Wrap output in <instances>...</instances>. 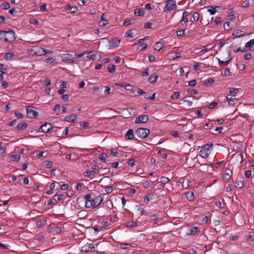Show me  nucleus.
<instances>
[{
  "mask_svg": "<svg viewBox=\"0 0 254 254\" xmlns=\"http://www.w3.org/2000/svg\"><path fill=\"white\" fill-rule=\"evenodd\" d=\"M231 175L229 173H225L223 177V179L224 181L227 182L231 179Z\"/></svg>",
  "mask_w": 254,
  "mask_h": 254,
  "instance_id": "obj_39",
  "label": "nucleus"
},
{
  "mask_svg": "<svg viewBox=\"0 0 254 254\" xmlns=\"http://www.w3.org/2000/svg\"><path fill=\"white\" fill-rule=\"evenodd\" d=\"M86 54V52H83L80 54H75L74 57V59H77L80 57H83L85 54Z\"/></svg>",
  "mask_w": 254,
  "mask_h": 254,
  "instance_id": "obj_58",
  "label": "nucleus"
},
{
  "mask_svg": "<svg viewBox=\"0 0 254 254\" xmlns=\"http://www.w3.org/2000/svg\"><path fill=\"white\" fill-rule=\"evenodd\" d=\"M52 166L53 163L51 161H48L45 162L44 167L46 168L50 169L52 167Z\"/></svg>",
  "mask_w": 254,
  "mask_h": 254,
  "instance_id": "obj_44",
  "label": "nucleus"
},
{
  "mask_svg": "<svg viewBox=\"0 0 254 254\" xmlns=\"http://www.w3.org/2000/svg\"><path fill=\"white\" fill-rule=\"evenodd\" d=\"M94 199L95 200V203L97 204V206L99 205L103 201V199L101 195H99Z\"/></svg>",
  "mask_w": 254,
  "mask_h": 254,
  "instance_id": "obj_25",
  "label": "nucleus"
},
{
  "mask_svg": "<svg viewBox=\"0 0 254 254\" xmlns=\"http://www.w3.org/2000/svg\"><path fill=\"white\" fill-rule=\"evenodd\" d=\"M137 223L135 222H129L126 224L127 227L131 228L132 227L136 226Z\"/></svg>",
  "mask_w": 254,
  "mask_h": 254,
  "instance_id": "obj_46",
  "label": "nucleus"
},
{
  "mask_svg": "<svg viewBox=\"0 0 254 254\" xmlns=\"http://www.w3.org/2000/svg\"><path fill=\"white\" fill-rule=\"evenodd\" d=\"M158 78V75H152L149 76V79H148V81L151 83L153 84V83H155L156 82Z\"/></svg>",
  "mask_w": 254,
  "mask_h": 254,
  "instance_id": "obj_22",
  "label": "nucleus"
},
{
  "mask_svg": "<svg viewBox=\"0 0 254 254\" xmlns=\"http://www.w3.org/2000/svg\"><path fill=\"white\" fill-rule=\"evenodd\" d=\"M231 60H232V58H231L229 60H228L227 61H225V62L219 60L218 63H219V64L221 66H225V65H227V64H228Z\"/></svg>",
  "mask_w": 254,
  "mask_h": 254,
  "instance_id": "obj_31",
  "label": "nucleus"
},
{
  "mask_svg": "<svg viewBox=\"0 0 254 254\" xmlns=\"http://www.w3.org/2000/svg\"><path fill=\"white\" fill-rule=\"evenodd\" d=\"M134 137L133 130L132 129H129L125 134L126 139H132Z\"/></svg>",
  "mask_w": 254,
  "mask_h": 254,
  "instance_id": "obj_12",
  "label": "nucleus"
},
{
  "mask_svg": "<svg viewBox=\"0 0 254 254\" xmlns=\"http://www.w3.org/2000/svg\"><path fill=\"white\" fill-rule=\"evenodd\" d=\"M81 251L85 253H89L90 252L89 247L88 246V244L84 245L81 248Z\"/></svg>",
  "mask_w": 254,
  "mask_h": 254,
  "instance_id": "obj_41",
  "label": "nucleus"
},
{
  "mask_svg": "<svg viewBox=\"0 0 254 254\" xmlns=\"http://www.w3.org/2000/svg\"><path fill=\"white\" fill-rule=\"evenodd\" d=\"M76 119L77 115L75 114H73L66 116L64 121L69 123H74Z\"/></svg>",
  "mask_w": 254,
  "mask_h": 254,
  "instance_id": "obj_10",
  "label": "nucleus"
},
{
  "mask_svg": "<svg viewBox=\"0 0 254 254\" xmlns=\"http://www.w3.org/2000/svg\"><path fill=\"white\" fill-rule=\"evenodd\" d=\"M27 127V125L26 123H19L16 127L18 130H21L25 129Z\"/></svg>",
  "mask_w": 254,
  "mask_h": 254,
  "instance_id": "obj_21",
  "label": "nucleus"
},
{
  "mask_svg": "<svg viewBox=\"0 0 254 254\" xmlns=\"http://www.w3.org/2000/svg\"><path fill=\"white\" fill-rule=\"evenodd\" d=\"M238 92H239V89H238V88H230L229 95H231V97H235Z\"/></svg>",
  "mask_w": 254,
  "mask_h": 254,
  "instance_id": "obj_20",
  "label": "nucleus"
},
{
  "mask_svg": "<svg viewBox=\"0 0 254 254\" xmlns=\"http://www.w3.org/2000/svg\"><path fill=\"white\" fill-rule=\"evenodd\" d=\"M120 40L117 38H113L111 41H110V48L113 49L115 47H118L119 45Z\"/></svg>",
  "mask_w": 254,
  "mask_h": 254,
  "instance_id": "obj_9",
  "label": "nucleus"
},
{
  "mask_svg": "<svg viewBox=\"0 0 254 254\" xmlns=\"http://www.w3.org/2000/svg\"><path fill=\"white\" fill-rule=\"evenodd\" d=\"M214 82V79L213 78H209V79H208L207 80H205L204 82H203V84L204 85H211V84H212Z\"/></svg>",
  "mask_w": 254,
  "mask_h": 254,
  "instance_id": "obj_29",
  "label": "nucleus"
},
{
  "mask_svg": "<svg viewBox=\"0 0 254 254\" xmlns=\"http://www.w3.org/2000/svg\"><path fill=\"white\" fill-rule=\"evenodd\" d=\"M30 23L34 25H38L39 23V21L36 19H31L30 20Z\"/></svg>",
  "mask_w": 254,
  "mask_h": 254,
  "instance_id": "obj_53",
  "label": "nucleus"
},
{
  "mask_svg": "<svg viewBox=\"0 0 254 254\" xmlns=\"http://www.w3.org/2000/svg\"><path fill=\"white\" fill-rule=\"evenodd\" d=\"M188 92L191 95H196L198 93L197 90L195 89H188Z\"/></svg>",
  "mask_w": 254,
  "mask_h": 254,
  "instance_id": "obj_51",
  "label": "nucleus"
},
{
  "mask_svg": "<svg viewBox=\"0 0 254 254\" xmlns=\"http://www.w3.org/2000/svg\"><path fill=\"white\" fill-rule=\"evenodd\" d=\"M145 11L142 8H136L134 11V14L135 16H142L144 15Z\"/></svg>",
  "mask_w": 254,
  "mask_h": 254,
  "instance_id": "obj_15",
  "label": "nucleus"
},
{
  "mask_svg": "<svg viewBox=\"0 0 254 254\" xmlns=\"http://www.w3.org/2000/svg\"><path fill=\"white\" fill-rule=\"evenodd\" d=\"M108 157V155L105 153L101 154L99 156V158L103 162L108 161V160L107 159Z\"/></svg>",
  "mask_w": 254,
  "mask_h": 254,
  "instance_id": "obj_18",
  "label": "nucleus"
},
{
  "mask_svg": "<svg viewBox=\"0 0 254 254\" xmlns=\"http://www.w3.org/2000/svg\"><path fill=\"white\" fill-rule=\"evenodd\" d=\"M223 75L224 76H230L231 75V72L228 68L225 69V70L224 71Z\"/></svg>",
  "mask_w": 254,
  "mask_h": 254,
  "instance_id": "obj_62",
  "label": "nucleus"
},
{
  "mask_svg": "<svg viewBox=\"0 0 254 254\" xmlns=\"http://www.w3.org/2000/svg\"><path fill=\"white\" fill-rule=\"evenodd\" d=\"M166 3V5L163 10L164 12L175 9L177 7L176 1L174 0H167Z\"/></svg>",
  "mask_w": 254,
  "mask_h": 254,
  "instance_id": "obj_4",
  "label": "nucleus"
},
{
  "mask_svg": "<svg viewBox=\"0 0 254 254\" xmlns=\"http://www.w3.org/2000/svg\"><path fill=\"white\" fill-rule=\"evenodd\" d=\"M200 231L199 228L196 227H193L190 229V232L187 233L189 235H195Z\"/></svg>",
  "mask_w": 254,
  "mask_h": 254,
  "instance_id": "obj_17",
  "label": "nucleus"
},
{
  "mask_svg": "<svg viewBox=\"0 0 254 254\" xmlns=\"http://www.w3.org/2000/svg\"><path fill=\"white\" fill-rule=\"evenodd\" d=\"M85 199V207L87 208H95L97 207V204L95 203V200L91 197L90 194H87L84 196Z\"/></svg>",
  "mask_w": 254,
  "mask_h": 254,
  "instance_id": "obj_1",
  "label": "nucleus"
},
{
  "mask_svg": "<svg viewBox=\"0 0 254 254\" xmlns=\"http://www.w3.org/2000/svg\"><path fill=\"white\" fill-rule=\"evenodd\" d=\"M180 94L179 92L176 91L174 92L172 95L171 96V99L172 100H175L177 99H179L180 98Z\"/></svg>",
  "mask_w": 254,
  "mask_h": 254,
  "instance_id": "obj_35",
  "label": "nucleus"
},
{
  "mask_svg": "<svg viewBox=\"0 0 254 254\" xmlns=\"http://www.w3.org/2000/svg\"><path fill=\"white\" fill-rule=\"evenodd\" d=\"M209 154L208 153L207 151L204 150L202 148L200 151V156L203 158H206L208 156Z\"/></svg>",
  "mask_w": 254,
  "mask_h": 254,
  "instance_id": "obj_27",
  "label": "nucleus"
},
{
  "mask_svg": "<svg viewBox=\"0 0 254 254\" xmlns=\"http://www.w3.org/2000/svg\"><path fill=\"white\" fill-rule=\"evenodd\" d=\"M152 23L150 22H147L144 25V28L146 29H150L152 28Z\"/></svg>",
  "mask_w": 254,
  "mask_h": 254,
  "instance_id": "obj_64",
  "label": "nucleus"
},
{
  "mask_svg": "<svg viewBox=\"0 0 254 254\" xmlns=\"http://www.w3.org/2000/svg\"><path fill=\"white\" fill-rule=\"evenodd\" d=\"M154 198V195L153 194H148L147 196L144 197V201L145 203H147L150 200Z\"/></svg>",
  "mask_w": 254,
  "mask_h": 254,
  "instance_id": "obj_26",
  "label": "nucleus"
},
{
  "mask_svg": "<svg viewBox=\"0 0 254 254\" xmlns=\"http://www.w3.org/2000/svg\"><path fill=\"white\" fill-rule=\"evenodd\" d=\"M37 49L38 50V51H35L34 54L37 56L44 55H46L48 53L47 51L45 50V49H44L43 48H42L41 47H38V48H37ZM48 53H52V51H48Z\"/></svg>",
  "mask_w": 254,
  "mask_h": 254,
  "instance_id": "obj_11",
  "label": "nucleus"
},
{
  "mask_svg": "<svg viewBox=\"0 0 254 254\" xmlns=\"http://www.w3.org/2000/svg\"><path fill=\"white\" fill-rule=\"evenodd\" d=\"M169 181L170 180L168 178L163 176L160 178V181L159 183L163 184H166L168 183Z\"/></svg>",
  "mask_w": 254,
  "mask_h": 254,
  "instance_id": "obj_34",
  "label": "nucleus"
},
{
  "mask_svg": "<svg viewBox=\"0 0 254 254\" xmlns=\"http://www.w3.org/2000/svg\"><path fill=\"white\" fill-rule=\"evenodd\" d=\"M159 217V214H155L151 215L149 218L151 220L153 221V220H157L158 219Z\"/></svg>",
  "mask_w": 254,
  "mask_h": 254,
  "instance_id": "obj_47",
  "label": "nucleus"
},
{
  "mask_svg": "<svg viewBox=\"0 0 254 254\" xmlns=\"http://www.w3.org/2000/svg\"><path fill=\"white\" fill-rule=\"evenodd\" d=\"M131 23V20L130 19H126L124 20L123 25L124 26H127L129 25Z\"/></svg>",
  "mask_w": 254,
  "mask_h": 254,
  "instance_id": "obj_52",
  "label": "nucleus"
},
{
  "mask_svg": "<svg viewBox=\"0 0 254 254\" xmlns=\"http://www.w3.org/2000/svg\"><path fill=\"white\" fill-rule=\"evenodd\" d=\"M150 132V131L149 129L142 127L138 128L135 131V134L141 139L146 138Z\"/></svg>",
  "mask_w": 254,
  "mask_h": 254,
  "instance_id": "obj_2",
  "label": "nucleus"
},
{
  "mask_svg": "<svg viewBox=\"0 0 254 254\" xmlns=\"http://www.w3.org/2000/svg\"><path fill=\"white\" fill-rule=\"evenodd\" d=\"M199 17V14L198 12H196L193 13L192 15V18L193 20L194 21H198Z\"/></svg>",
  "mask_w": 254,
  "mask_h": 254,
  "instance_id": "obj_48",
  "label": "nucleus"
},
{
  "mask_svg": "<svg viewBox=\"0 0 254 254\" xmlns=\"http://www.w3.org/2000/svg\"><path fill=\"white\" fill-rule=\"evenodd\" d=\"M44 85L46 86L50 85L51 83V80L49 78H46L43 82Z\"/></svg>",
  "mask_w": 254,
  "mask_h": 254,
  "instance_id": "obj_56",
  "label": "nucleus"
},
{
  "mask_svg": "<svg viewBox=\"0 0 254 254\" xmlns=\"http://www.w3.org/2000/svg\"><path fill=\"white\" fill-rule=\"evenodd\" d=\"M27 116L29 118L35 119L38 116V113L31 109L30 107H26Z\"/></svg>",
  "mask_w": 254,
  "mask_h": 254,
  "instance_id": "obj_6",
  "label": "nucleus"
},
{
  "mask_svg": "<svg viewBox=\"0 0 254 254\" xmlns=\"http://www.w3.org/2000/svg\"><path fill=\"white\" fill-rule=\"evenodd\" d=\"M224 28L225 31H229L231 29V23L230 22H227L224 23Z\"/></svg>",
  "mask_w": 254,
  "mask_h": 254,
  "instance_id": "obj_32",
  "label": "nucleus"
},
{
  "mask_svg": "<svg viewBox=\"0 0 254 254\" xmlns=\"http://www.w3.org/2000/svg\"><path fill=\"white\" fill-rule=\"evenodd\" d=\"M108 70L111 73H114L116 70V66L114 64H110L108 66Z\"/></svg>",
  "mask_w": 254,
  "mask_h": 254,
  "instance_id": "obj_37",
  "label": "nucleus"
},
{
  "mask_svg": "<svg viewBox=\"0 0 254 254\" xmlns=\"http://www.w3.org/2000/svg\"><path fill=\"white\" fill-rule=\"evenodd\" d=\"M246 47L250 50H254V39H252L246 43Z\"/></svg>",
  "mask_w": 254,
  "mask_h": 254,
  "instance_id": "obj_16",
  "label": "nucleus"
},
{
  "mask_svg": "<svg viewBox=\"0 0 254 254\" xmlns=\"http://www.w3.org/2000/svg\"><path fill=\"white\" fill-rule=\"evenodd\" d=\"M1 6L3 8V9H7L10 8V5L8 2H4L2 3Z\"/></svg>",
  "mask_w": 254,
  "mask_h": 254,
  "instance_id": "obj_49",
  "label": "nucleus"
},
{
  "mask_svg": "<svg viewBox=\"0 0 254 254\" xmlns=\"http://www.w3.org/2000/svg\"><path fill=\"white\" fill-rule=\"evenodd\" d=\"M218 103L216 102H212L210 104V105L208 106V108L209 109H213L215 107H216Z\"/></svg>",
  "mask_w": 254,
  "mask_h": 254,
  "instance_id": "obj_55",
  "label": "nucleus"
},
{
  "mask_svg": "<svg viewBox=\"0 0 254 254\" xmlns=\"http://www.w3.org/2000/svg\"><path fill=\"white\" fill-rule=\"evenodd\" d=\"M104 14H102L101 16V21L100 22L101 26H105L108 23V21L107 20L104 18Z\"/></svg>",
  "mask_w": 254,
  "mask_h": 254,
  "instance_id": "obj_36",
  "label": "nucleus"
},
{
  "mask_svg": "<svg viewBox=\"0 0 254 254\" xmlns=\"http://www.w3.org/2000/svg\"><path fill=\"white\" fill-rule=\"evenodd\" d=\"M147 46V44L143 43L138 46V47L137 48V50H138V51H142L143 50H144L145 49H146Z\"/></svg>",
  "mask_w": 254,
  "mask_h": 254,
  "instance_id": "obj_40",
  "label": "nucleus"
},
{
  "mask_svg": "<svg viewBox=\"0 0 254 254\" xmlns=\"http://www.w3.org/2000/svg\"><path fill=\"white\" fill-rule=\"evenodd\" d=\"M64 229V227H52L51 228L50 231H53L55 234H58L60 233L61 232H63V229Z\"/></svg>",
  "mask_w": 254,
  "mask_h": 254,
  "instance_id": "obj_13",
  "label": "nucleus"
},
{
  "mask_svg": "<svg viewBox=\"0 0 254 254\" xmlns=\"http://www.w3.org/2000/svg\"><path fill=\"white\" fill-rule=\"evenodd\" d=\"M53 128V125L51 123H45L40 127L37 131L47 132Z\"/></svg>",
  "mask_w": 254,
  "mask_h": 254,
  "instance_id": "obj_5",
  "label": "nucleus"
},
{
  "mask_svg": "<svg viewBox=\"0 0 254 254\" xmlns=\"http://www.w3.org/2000/svg\"><path fill=\"white\" fill-rule=\"evenodd\" d=\"M63 59V61L64 62H67L68 63H74V57L71 54H63L62 56Z\"/></svg>",
  "mask_w": 254,
  "mask_h": 254,
  "instance_id": "obj_8",
  "label": "nucleus"
},
{
  "mask_svg": "<svg viewBox=\"0 0 254 254\" xmlns=\"http://www.w3.org/2000/svg\"><path fill=\"white\" fill-rule=\"evenodd\" d=\"M213 145L212 143H207L202 146V149L208 152L210 149L212 148Z\"/></svg>",
  "mask_w": 254,
  "mask_h": 254,
  "instance_id": "obj_28",
  "label": "nucleus"
},
{
  "mask_svg": "<svg viewBox=\"0 0 254 254\" xmlns=\"http://www.w3.org/2000/svg\"><path fill=\"white\" fill-rule=\"evenodd\" d=\"M104 189L107 194L111 193L113 190V187L111 186L105 187Z\"/></svg>",
  "mask_w": 254,
  "mask_h": 254,
  "instance_id": "obj_42",
  "label": "nucleus"
},
{
  "mask_svg": "<svg viewBox=\"0 0 254 254\" xmlns=\"http://www.w3.org/2000/svg\"><path fill=\"white\" fill-rule=\"evenodd\" d=\"M10 158L12 161H18L20 159V156L18 154L12 155L10 156Z\"/></svg>",
  "mask_w": 254,
  "mask_h": 254,
  "instance_id": "obj_30",
  "label": "nucleus"
},
{
  "mask_svg": "<svg viewBox=\"0 0 254 254\" xmlns=\"http://www.w3.org/2000/svg\"><path fill=\"white\" fill-rule=\"evenodd\" d=\"M1 33L7 34L5 38V41L8 42H12L16 39L15 34L13 30H9L8 31H1L0 30V35Z\"/></svg>",
  "mask_w": 254,
  "mask_h": 254,
  "instance_id": "obj_3",
  "label": "nucleus"
},
{
  "mask_svg": "<svg viewBox=\"0 0 254 254\" xmlns=\"http://www.w3.org/2000/svg\"><path fill=\"white\" fill-rule=\"evenodd\" d=\"M149 121V117L146 115H142L137 117L135 121L136 124L146 123Z\"/></svg>",
  "mask_w": 254,
  "mask_h": 254,
  "instance_id": "obj_7",
  "label": "nucleus"
},
{
  "mask_svg": "<svg viewBox=\"0 0 254 254\" xmlns=\"http://www.w3.org/2000/svg\"><path fill=\"white\" fill-rule=\"evenodd\" d=\"M249 2L248 0H245L242 3V7L246 8L249 7Z\"/></svg>",
  "mask_w": 254,
  "mask_h": 254,
  "instance_id": "obj_59",
  "label": "nucleus"
},
{
  "mask_svg": "<svg viewBox=\"0 0 254 254\" xmlns=\"http://www.w3.org/2000/svg\"><path fill=\"white\" fill-rule=\"evenodd\" d=\"M149 68H146L141 72V75L142 76H147L149 75Z\"/></svg>",
  "mask_w": 254,
  "mask_h": 254,
  "instance_id": "obj_60",
  "label": "nucleus"
},
{
  "mask_svg": "<svg viewBox=\"0 0 254 254\" xmlns=\"http://www.w3.org/2000/svg\"><path fill=\"white\" fill-rule=\"evenodd\" d=\"M130 246V244L127 243H122L121 244V248L123 249H127Z\"/></svg>",
  "mask_w": 254,
  "mask_h": 254,
  "instance_id": "obj_57",
  "label": "nucleus"
},
{
  "mask_svg": "<svg viewBox=\"0 0 254 254\" xmlns=\"http://www.w3.org/2000/svg\"><path fill=\"white\" fill-rule=\"evenodd\" d=\"M14 54L11 53H7L4 57V59L6 60H10L13 57Z\"/></svg>",
  "mask_w": 254,
  "mask_h": 254,
  "instance_id": "obj_33",
  "label": "nucleus"
},
{
  "mask_svg": "<svg viewBox=\"0 0 254 254\" xmlns=\"http://www.w3.org/2000/svg\"><path fill=\"white\" fill-rule=\"evenodd\" d=\"M95 172L92 170H87L83 172V174L86 177L92 179L95 175Z\"/></svg>",
  "mask_w": 254,
  "mask_h": 254,
  "instance_id": "obj_14",
  "label": "nucleus"
},
{
  "mask_svg": "<svg viewBox=\"0 0 254 254\" xmlns=\"http://www.w3.org/2000/svg\"><path fill=\"white\" fill-rule=\"evenodd\" d=\"M186 197L188 200L189 201H192L194 198V194L192 192H188L186 194Z\"/></svg>",
  "mask_w": 254,
  "mask_h": 254,
  "instance_id": "obj_24",
  "label": "nucleus"
},
{
  "mask_svg": "<svg viewBox=\"0 0 254 254\" xmlns=\"http://www.w3.org/2000/svg\"><path fill=\"white\" fill-rule=\"evenodd\" d=\"M244 34V32L243 31L238 30L235 32L233 33V36H234V38H238L240 37L241 36H242Z\"/></svg>",
  "mask_w": 254,
  "mask_h": 254,
  "instance_id": "obj_19",
  "label": "nucleus"
},
{
  "mask_svg": "<svg viewBox=\"0 0 254 254\" xmlns=\"http://www.w3.org/2000/svg\"><path fill=\"white\" fill-rule=\"evenodd\" d=\"M235 187L237 188L241 189L244 187L243 181L237 180L235 181Z\"/></svg>",
  "mask_w": 254,
  "mask_h": 254,
  "instance_id": "obj_23",
  "label": "nucleus"
},
{
  "mask_svg": "<svg viewBox=\"0 0 254 254\" xmlns=\"http://www.w3.org/2000/svg\"><path fill=\"white\" fill-rule=\"evenodd\" d=\"M248 239L254 242V232H250L248 236Z\"/></svg>",
  "mask_w": 254,
  "mask_h": 254,
  "instance_id": "obj_43",
  "label": "nucleus"
},
{
  "mask_svg": "<svg viewBox=\"0 0 254 254\" xmlns=\"http://www.w3.org/2000/svg\"><path fill=\"white\" fill-rule=\"evenodd\" d=\"M197 83V81L195 79H193L192 80H190L189 82V85L190 86L193 87Z\"/></svg>",
  "mask_w": 254,
  "mask_h": 254,
  "instance_id": "obj_54",
  "label": "nucleus"
},
{
  "mask_svg": "<svg viewBox=\"0 0 254 254\" xmlns=\"http://www.w3.org/2000/svg\"><path fill=\"white\" fill-rule=\"evenodd\" d=\"M135 162L136 160L134 159H131L128 160L127 164L131 167H133L135 165Z\"/></svg>",
  "mask_w": 254,
  "mask_h": 254,
  "instance_id": "obj_45",
  "label": "nucleus"
},
{
  "mask_svg": "<svg viewBox=\"0 0 254 254\" xmlns=\"http://www.w3.org/2000/svg\"><path fill=\"white\" fill-rule=\"evenodd\" d=\"M252 175V171L251 170H247L245 172V176L246 178H250Z\"/></svg>",
  "mask_w": 254,
  "mask_h": 254,
  "instance_id": "obj_61",
  "label": "nucleus"
},
{
  "mask_svg": "<svg viewBox=\"0 0 254 254\" xmlns=\"http://www.w3.org/2000/svg\"><path fill=\"white\" fill-rule=\"evenodd\" d=\"M132 30H128L126 33H125V36L126 37H132Z\"/></svg>",
  "mask_w": 254,
  "mask_h": 254,
  "instance_id": "obj_50",
  "label": "nucleus"
},
{
  "mask_svg": "<svg viewBox=\"0 0 254 254\" xmlns=\"http://www.w3.org/2000/svg\"><path fill=\"white\" fill-rule=\"evenodd\" d=\"M163 44L160 42H158L156 43L155 50L159 51L163 48Z\"/></svg>",
  "mask_w": 254,
  "mask_h": 254,
  "instance_id": "obj_38",
  "label": "nucleus"
},
{
  "mask_svg": "<svg viewBox=\"0 0 254 254\" xmlns=\"http://www.w3.org/2000/svg\"><path fill=\"white\" fill-rule=\"evenodd\" d=\"M252 57V54L251 53H247V54H245L244 57L245 60H249V59H251Z\"/></svg>",
  "mask_w": 254,
  "mask_h": 254,
  "instance_id": "obj_63",
  "label": "nucleus"
}]
</instances>
